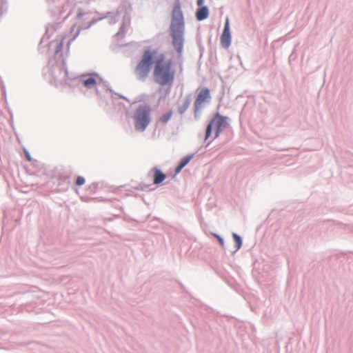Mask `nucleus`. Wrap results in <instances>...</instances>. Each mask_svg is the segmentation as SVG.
<instances>
[{"label": "nucleus", "mask_w": 353, "mask_h": 353, "mask_svg": "<svg viewBox=\"0 0 353 353\" xmlns=\"http://www.w3.org/2000/svg\"><path fill=\"white\" fill-rule=\"evenodd\" d=\"M231 34L230 32L229 19L227 17L225 23L224 29L221 36V43L224 48H228L230 46Z\"/></svg>", "instance_id": "7"}, {"label": "nucleus", "mask_w": 353, "mask_h": 353, "mask_svg": "<svg viewBox=\"0 0 353 353\" xmlns=\"http://www.w3.org/2000/svg\"><path fill=\"white\" fill-rule=\"evenodd\" d=\"M83 83L86 88H91L96 85L97 82L92 76H90L88 78L83 80Z\"/></svg>", "instance_id": "10"}, {"label": "nucleus", "mask_w": 353, "mask_h": 353, "mask_svg": "<svg viewBox=\"0 0 353 353\" xmlns=\"http://www.w3.org/2000/svg\"><path fill=\"white\" fill-rule=\"evenodd\" d=\"M190 104V99L186 98L183 103V105L179 108V112L182 114H183L186 110L188 108Z\"/></svg>", "instance_id": "11"}, {"label": "nucleus", "mask_w": 353, "mask_h": 353, "mask_svg": "<svg viewBox=\"0 0 353 353\" xmlns=\"http://www.w3.org/2000/svg\"><path fill=\"white\" fill-rule=\"evenodd\" d=\"M213 235L217 239V240L219 241L220 245L222 247H223L224 246L223 239L220 236H219L218 234H214Z\"/></svg>", "instance_id": "15"}, {"label": "nucleus", "mask_w": 353, "mask_h": 353, "mask_svg": "<svg viewBox=\"0 0 353 353\" xmlns=\"http://www.w3.org/2000/svg\"><path fill=\"white\" fill-rule=\"evenodd\" d=\"M150 108L146 105L139 106L134 116L135 128L137 131H144L150 122Z\"/></svg>", "instance_id": "4"}, {"label": "nucleus", "mask_w": 353, "mask_h": 353, "mask_svg": "<svg viewBox=\"0 0 353 353\" xmlns=\"http://www.w3.org/2000/svg\"><path fill=\"white\" fill-rule=\"evenodd\" d=\"M210 99V90L206 88H202L194 101V110L198 111L203 105V104L207 102Z\"/></svg>", "instance_id": "6"}, {"label": "nucleus", "mask_w": 353, "mask_h": 353, "mask_svg": "<svg viewBox=\"0 0 353 353\" xmlns=\"http://www.w3.org/2000/svg\"><path fill=\"white\" fill-rule=\"evenodd\" d=\"M182 168L179 166V165L176 168V172L178 173L181 170Z\"/></svg>", "instance_id": "20"}, {"label": "nucleus", "mask_w": 353, "mask_h": 353, "mask_svg": "<svg viewBox=\"0 0 353 353\" xmlns=\"http://www.w3.org/2000/svg\"><path fill=\"white\" fill-rule=\"evenodd\" d=\"M172 115V111H169L168 112L162 115L160 117L159 120L162 123L165 124L171 119Z\"/></svg>", "instance_id": "12"}, {"label": "nucleus", "mask_w": 353, "mask_h": 353, "mask_svg": "<svg viewBox=\"0 0 353 353\" xmlns=\"http://www.w3.org/2000/svg\"><path fill=\"white\" fill-rule=\"evenodd\" d=\"M182 168L179 166V165L176 168V172L178 173L181 170Z\"/></svg>", "instance_id": "19"}, {"label": "nucleus", "mask_w": 353, "mask_h": 353, "mask_svg": "<svg viewBox=\"0 0 353 353\" xmlns=\"http://www.w3.org/2000/svg\"><path fill=\"white\" fill-rule=\"evenodd\" d=\"M179 166H180L181 168H183V167H185V165H183L182 164V163H180Z\"/></svg>", "instance_id": "21"}, {"label": "nucleus", "mask_w": 353, "mask_h": 353, "mask_svg": "<svg viewBox=\"0 0 353 353\" xmlns=\"http://www.w3.org/2000/svg\"><path fill=\"white\" fill-rule=\"evenodd\" d=\"M232 236H233L234 243L236 244V250L240 249V248L241 247V244H242V241H241V237L235 233H234Z\"/></svg>", "instance_id": "13"}, {"label": "nucleus", "mask_w": 353, "mask_h": 353, "mask_svg": "<svg viewBox=\"0 0 353 353\" xmlns=\"http://www.w3.org/2000/svg\"><path fill=\"white\" fill-rule=\"evenodd\" d=\"M188 161H189V159L187 158V159H183L181 163H182V164L185 166V165L188 163Z\"/></svg>", "instance_id": "16"}, {"label": "nucleus", "mask_w": 353, "mask_h": 353, "mask_svg": "<svg viewBox=\"0 0 353 353\" xmlns=\"http://www.w3.org/2000/svg\"><path fill=\"white\" fill-rule=\"evenodd\" d=\"M85 183V179L83 176H79L76 180L77 185H82Z\"/></svg>", "instance_id": "14"}, {"label": "nucleus", "mask_w": 353, "mask_h": 353, "mask_svg": "<svg viewBox=\"0 0 353 353\" xmlns=\"http://www.w3.org/2000/svg\"><path fill=\"white\" fill-rule=\"evenodd\" d=\"M203 3V0H197V5L201 6Z\"/></svg>", "instance_id": "18"}, {"label": "nucleus", "mask_w": 353, "mask_h": 353, "mask_svg": "<svg viewBox=\"0 0 353 353\" xmlns=\"http://www.w3.org/2000/svg\"><path fill=\"white\" fill-rule=\"evenodd\" d=\"M209 12L208 9L205 6H203L198 9L196 13V19L199 21L203 20L208 17Z\"/></svg>", "instance_id": "9"}, {"label": "nucleus", "mask_w": 353, "mask_h": 353, "mask_svg": "<svg viewBox=\"0 0 353 353\" xmlns=\"http://www.w3.org/2000/svg\"><path fill=\"white\" fill-rule=\"evenodd\" d=\"M153 183L159 184L165 179L166 176L159 169L154 168Z\"/></svg>", "instance_id": "8"}, {"label": "nucleus", "mask_w": 353, "mask_h": 353, "mask_svg": "<svg viewBox=\"0 0 353 353\" xmlns=\"http://www.w3.org/2000/svg\"><path fill=\"white\" fill-rule=\"evenodd\" d=\"M170 31L172 44L176 52L181 54L183 46L184 19L179 1L174 4L172 10Z\"/></svg>", "instance_id": "2"}, {"label": "nucleus", "mask_w": 353, "mask_h": 353, "mask_svg": "<svg viewBox=\"0 0 353 353\" xmlns=\"http://www.w3.org/2000/svg\"><path fill=\"white\" fill-rule=\"evenodd\" d=\"M227 126L226 118L221 117L219 114H216L210 123L208 125L205 132V139H207L211 133L212 129L215 130L214 138H216L219 133Z\"/></svg>", "instance_id": "5"}, {"label": "nucleus", "mask_w": 353, "mask_h": 353, "mask_svg": "<svg viewBox=\"0 0 353 353\" xmlns=\"http://www.w3.org/2000/svg\"><path fill=\"white\" fill-rule=\"evenodd\" d=\"M156 49H145L141 56L140 61L134 68V74L139 80H145L149 75L152 66L154 65Z\"/></svg>", "instance_id": "3"}, {"label": "nucleus", "mask_w": 353, "mask_h": 353, "mask_svg": "<svg viewBox=\"0 0 353 353\" xmlns=\"http://www.w3.org/2000/svg\"><path fill=\"white\" fill-rule=\"evenodd\" d=\"M152 75L156 83L161 85H171L174 79L175 70L172 59L157 50Z\"/></svg>", "instance_id": "1"}, {"label": "nucleus", "mask_w": 353, "mask_h": 353, "mask_svg": "<svg viewBox=\"0 0 353 353\" xmlns=\"http://www.w3.org/2000/svg\"><path fill=\"white\" fill-rule=\"evenodd\" d=\"M26 159L30 161H31V157H30V155L29 154L28 152H26Z\"/></svg>", "instance_id": "17"}]
</instances>
